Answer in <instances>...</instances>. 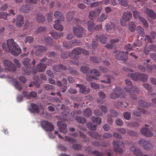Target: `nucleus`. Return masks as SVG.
I'll use <instances>...</instances> for the list:
<instances>
[{"label": "nucleus", "mask_w": 156, "mask_h": 156, "mask_svg": "<svg viewBox=\"0 0 156 156\" xmlns=\"http://www.w3.org/2000/svg\"><path fill=\"white\" fill-rule=\"evenodd\" d=\"M7 44L8 48L5 49L7 52L15 56H18L21 53L20 48L13 39H10L7 40Z\"/></svg>", "instance_id": "f257e3e1"}, {"label": "nucleus", "mask_w": 156, "mask_h": 156, "mask_svg": "<svg viewBox=\"0 0 156 156\" xmlns=\"http://www.w3.org/2000/svg\"><path fill=\"white\" fill-rule=\"evenodd\" d=\"M80 69L83 73H84L89 74V73H90L94 75V76L88 75L87 76L86 80L89 82H90L92 79L97 80V78L96 77L99 76L101 74V73L98 69H93L90 70V68L87 66H81L80 68Z\"/></svg>", "instance_id": "f03ea898"}, {"label": "nucleus", "mask_w": 156, "mask_h": 156, "mask_svg": "<svg viewBox=\"0 0 156 156\" xmlns=\"http://www.w3.org/2000/svg\"><path fill=\"white\" fill-rule=\"evenodd\" d=\"M132 17V13L129 11L125 12L122 15L120 19L121 24L122 26H125L126 22L129 21Z\"/></svg>", "instance_id": "7ed1b4c3"}, {"label": "nucleus", "mask_w": 156, "mask_h": 156, "mask_svg": "<svg viewBox=\"0 0 156 156\" xmlns=\"http://www.w3.org/2000/svg\"><path fill=\"white\" fill-rule=\"evenodd\" d=\"M41 125L43 128L47 132L52 131L54 129V126L52 124L46 120H44L41 122Z\"/></svg>", "instance_id": "20e7f679"}, {"label": "nucleus", "mask_w": 156, "mask_h": 156, "mask_svg": "<svg viewBox=\"0 0 156 156\" xmlns=\"http://www.w3.org/2000/svg\"><path fill=\"white\" fill-rule=\"evenodd\" d=\"M139 144L147 150H149L152 147V144L151 141L146 140L143 138L140 139L138 142Z\"/></svg>", "instance_id": "39448f33"}, {"label": "nucleus", "mask_w": 156, "mask_h": 156, "mask_svg": "<svg viewBox=\"0 0 156 156\" xmlns=\"http://www.w3.org/2000/svg\"><path fill=\"white\" fill-rule=\"evenodd\" d=\"M128 54L129 53L127 51L125 52L123 51H120L115 55V57L118 60L126 61L128 59Z\"/></svg>", "instance_id": "423d86ee"}, {"label": "nucleus", "mask_w": 156, "mask_h": 156, "mask_svg": "<svg viewBox=\"0 0 156 156\" xmlns=\"http://www.w3.org/2000/svg\"><path fill=\"white\" fill-rule=\"evenodd\" d=\"M83 28L82 27H79L77 28L76 27H73V31L74 34L78 37H82Z\"/></svg>", "instance_id": "0eeeda50"}, {"label": "nucleus", "mask_w": 156, "mask_h": 156, "mask_svg": "<svg viewBox=\"0 0 156 156\" xmlns=\"http://www.w3.org/2000/svg\"><path fill=\"white\" fill-rule=\"evenodd\" d=\"M113 91L115 93L117 98H123L124 97V92L121 87L116 86L113 89Z\"/></svg>", "instance_id": "6e6552de"}, {"label": "nucleus", "mask_w": 156, "mask_h": 156, "mask_svg": "<svg viewBox=\"0 0 156 156\" xmlns=\"http://www.w3.org/2000/svg\"><path fill=\"white\" fill-rule=\"evenodd\" d=\"M57 125L59 127V131L61 133L66 134L67 132V125L66 123H63L62 122L58 121Z\"/></svg>", "instance_id": "1a4fd4ad"}, {"label": "nucleus", "mask_w": 156, "mask_h": 156, "mask_svg": "<svg viewBox=\"0 0 156 156\" xmlns=\"http://www.w3.org/2000/svg\"><path fill=\"white\" fill-rule=\"evenodd\" d=\"M105 26L106 30L109 33H113L115 31V25L113 23H106Z\"/></svg>", "instance_id": "9d476101"}, {"label": "nucleus", "mask_w": 156, "mask_h": 156, "mask_svg": "<svg viewBox=\"0 0 156 156\" xmlns=\"http://www.w3.org/2000/svg\"><path fill=\"white\" fill-rule=\"evenodd\" d=\"M141 133L147 137H150L153 136V133L151 130L144 127H143L140 130Z\"/></svg>", "instance_id": "9b49d317"}, {"label": "nucleus", "mask_w": 156, "mask_h": 156, "mask_svg": "<svg viewBox=\"0 0 156 156\" xmlns=\"http://www.w3.org/2000/svg\"><path fill=\"white\" fill-rule=\"evenodd\" d=\"M82 48L80 47L75 48H74L71 54H74V58L72 57V58H74L75 59H77L79 56L78 55H80L82 53Z\"/></svg>", "instance_id": "f8f14e48"}, {"label": "nucleus", "mask_w": 156, "mask_h": 156, "mask_svg": "<svg viewBox=\"0 0 156 156\" xmlns=\"http://www.w3.org/2000/svg\"><path fill=\"white\" fill-rule=\"evenodd\" d=\"M133 115L138 117H140L141 114H147V112L145 109L137 108V109L133 111Z\"/></svg>", "instance_id": "ddd939ff"}, {"label": "nucleus", "mask_w": 156, "mask_h": 156, "mask_svg": "<svg viewBox=\"0 0 156 156\" xmlns=\"http://www.w3.org/2000/svg\"><path fill=\"white\" fill-rule=\"evenodd\" d=\"M144 11L148 17L153 19H156V14L153 10L147 8L144 9Z\"/></svg>", "instance_id": "4468645a"}, {"label": "nucleus", "mask_w": 156, "mask_h": 156, "mask_svg": "<svg viewBox=\"0 0 156 156\" xmlns=\"http://www.w3.org/2000/svg\"><path fill=\"white\" fill-rule=\"evenodd\" d=\"M47 48L45 47L39 46L37 48L35 54L36 56H39L41 53L47 51Z\"/></svg>", "instance_id": "2eb2a0df"}, {"label": "nucleus", "mask_w": 156, "mask_h": 156, "mask_svg": "<svg viewBox=\"0 0 156 156\" xmlns=\"http://www.w3.org/2000/svg\"><path fill=\"white\" fill-rule=\"evenodd\" d=\"M24 23V17L21 15H18L16 16V25L18 27L22 26Z\"/></svg>", "instance_id": "dca6fc26"}, {"label": "nucleus", "mask_w": 156, "mask_h": 156, "mask_svg": "<svg viewBox=\"0 0 156 156\" xmlns=\"http://www.w3.org/2000/svg\"><path fill=\"white\" fill-rule=\"evenodd\" d=\"M31 9L30 5H22L20 8V11L23 13H28Z\"/></svg>", "instance_id": "f3484780"}, {"label": "nucleus", "mask_w": 156, "mask_h": 156, "mask_svg": "<svg viewBox=\"0 0 156 156\" xmlns=\"http://www.w3.org/2000/svg\"><path fill=\"white\" fill-rule=\"evenodd\" d=\"M129 150L136 156L140 155L141 153L140 150L138 147L132 146L129 147Z\"/></svg>", "instance_id": "a211bd4d"}, {"label": "nucleus", "mask_w": 156, "mask_h": 156, "mask_svg": "<svg viewBox=\"0 0 156 156\" xmlns=\"http://www.w3.org/2000/svg\"><path fill=\"white\" fill-rule=\"evenodd\" d=\"M49 34L52 37L55 39H59L62 35V33L59 32H57L54 30H52L51 31L49 32Z\"/></svg>", "instance_id": "6ab92c4d"}, {"label": "nucleus", "mask_w": 156, "mask_h": 156, "mask_svg": "<svg viewBox=\"0 0 156 156\" xmlns=\"http://www.w3.org/2000/svg\"><path fill=\"white\" fill-rule=\"evenodd\" d=\"M31 108L30 111L34 113H38L39 112V108L36 104L34 103L30 104Z\"/></svg>", "instance_id": "aec40b11"}, {"label": "nucleus", "mask_w": 156, "mask_h": 156, "mask_svg": "<svg viewBox=\"0 0 156 156\" xmlns=\"http://www.w3.org/2000/svg\"><path fill=\"white\" fill-rule=\"evenodd\" d=\"M46 67V65L44 63H40L36 66V69L38 71L42 72L44 71Z\"/></svg>", "instance_id": "412c9836"}, {"label": "nucleus", "mask_w": 156, "mask_h": 156, "mask_svg": "<svg viewBox=\"0 0 156 156\" xmlns=\"http://www.w3.org/2000/svg\"><path fill=\"white\" fill-rule=\"evenodd\" d=\"M124 88V89L129 93H131V90L132 91L133 93L137 94H138L139 92V90L136 87L133 86L129 88L125 87Z\"/></svg>", "instance_id": "4be33fe9"}, {"label": "nucleus", "mask_w": 156, "mask_h": 156, "mask_svg": "<svg viewBox=\"0 0 156 156\" xmlns=\"http://www.w3.org/2000/svg\"><path fill=\"white\" fill-rule=\"evenodd\" d=\"M54 16L58 20L63 21L64 20V17L63 14L59 11H56L54 13Z\"/></svg>", "instance_id": "5701e85b"}, {"label": "nucleus", "mask_w": 156, "mask_h": 156, "mask_svg": "<svg viewBox=\"0 0 156 156\" xmlns=\"http://www.w3.org/2000/svg\"><path fill=\"white\" fill-rule=\"evenodd\" d=\"M44 39L47 44L48 46H51L54 45V42L53 39L51 37H45Z\"/></svg>", "instance_id": "b1692460"}, {"label": "nucleus", "mask_w": 156, "mask_h": 156, "mask_svg": "<svg viewBox=\"0 0 156 156\" xmlns=\"http://www.w3.org/2000/svg\"><path fill=\"white\" fill-rule=\"evenodd\" d=\"M89 135L91 137L96 138L98 140H100L101 139V136L98 134V133L94 131L91 130L88 132Z\"/></svg>", "instance_id": "393cba45"}, {"label": "nucleus", "mask_w": 156, "mask_h": 156, "mask_svg": "<svg viewBox=\"0 0 156 156\" xmlns=\"http://www.w3.org/2000/svg\"><path fill=\"white\" fill-rule=\"evenodd\" d=\"M59 20H55V23L54 25V27L56 30L59 31H62L63 29V27L62 25L59 24Z\"/></svg>", "instance_id": "a878e982"}, {"label": "nucleus", "mask_w": 156, "mask_h": 156, "mask_svg": "<svg viewBox=\"0 0 156 156\" xmlns=\"http://www.w3.org/2000/svg\"><path fill=\"white\" fill-rule=\"evenodd\" d=\"M31 60L28 58H24L23 60V62L24 67L30 68L31 67V64H30Z\"/></svg>", "instance_id": "bb28decb"}, {"label": "nucleus", "mask_w": 156, "mask_h": 156, "mask_svg": "<svg viewBox=\"0 0 156 156\" xmlns=\"http://www.w3.org/2000/svg\"><path fill=\"white\" fill-rule=\"evenodd\" d=\"M98 94L100 99L98 98L97 101L98 103H104V101L103 99L106 97L105 94L102 91H100L98 92Z\"/></svg>", "instance_id": "cd10ccee"}, {"label": "nucleus", "mask_w": 156, "mask_h": 156, "mask_svg": "<svg viewBox=\"0 0 156 156\" xmlns=\"http://www.w3.org/2000/svg\"><path fill=\"white\" fill-rule=\"evenodd\" d=\"M129 76L133 80L135 81L139 80V79L140 78V73L139 72L130 73Z\"/></svg>", "instance_id": "c85d7f7f"}, {"label": "nucleus", "mask_w": 156, "mask_h": 156, "mask_svg": "<svg viewBox=\"0 0 156 156\" xmlns=\"http://www.w3.org/2000/svg\"><path fill=\"white\" fill-rule=\"evenodd\" d=\"M75 120L77 122L82 124H84L87 122L86 119L83 117L77 116L75 118Z\"/></svg>", "instance_id": "c756f323"}, {"label": "nucleus", "mask_w": 156, "mask_h": 156, "mask_svg": "<svg viewBox=\"0 0 156 156\" xmlns=\"http://www.w3.org/2000/svg\"><path fill=\"white\" fill-rule=\"evenodd\" d=\"M136 32L141 37H143L145 35L144 29L140 26H138L136 27Z\"/></svg>", "instance_id": "7c9ffc66"}, {"label": "nucleus", "mask_w": 156, "mask_h": 156, "mask_svg": "<svg viewBox=\"0 0 156 156\" xmlns=\"http://www.w3.org/2000/svg\"><path fill=\"white\" fill-rule=\"evenodd\" d=\"M88 28L90 31H92L94 30L95 25L93 22L89 21L87 22Z\"/></svg>", "instance_id": "2f4dec72"}, {"label": "nucleus", "mask_w": 156, "mask_h": 156, "mask_svg": "<svg viewBox=\"0 0 156 156\" xmlns=\"http://www.w3.org/2000/svg\"><path fill=\"white\" fill-rule=\"evenodd\" d=\"M45 17L42 15H38L36 18V20L37 23H43L45 21Z\"/></svg>", "instance_id": "473e14b6"}, {"label": "nucleus", "mask_w": 156, "mask_h": 156, "mask_svg": "<svg viewBox=\"0 0 156 156\" xmlns=\"http://www.w3.org/2000/svg\"><path fill=\"white\" fill-rule=\"evenodd\" d=\"M68 70L72 76H77L79 74L78 72L75 69L69 66L68 67Z\"/></svg>", "instance_id": "72a5a7b5"}, {"label": "nucleus", "mask_w": 156, "mask_h": 156, "mask_svg": "<svg viewBox=\"0 0 156 156\" xmlns=\"http://www.w3.org/2000/svg\"><path fill=\"white\" fill-rule=\"evenodd\" d=\"M91 120L94 123H96L99 125L101 122V119L99 117L93 116L92 117Z\"/></svg>", "instance_id": "f704fd0d"}, {"label": "nucleus", "mask_w": 156, "mask_h": 156, "mask_svg": "<svg viewBox=\"0 0 156 156\" xmlns=\"http://www.w3.org/2000/svg\"><path fill=\"white\" fill-rule=\"evenodd\" d=\"M90 91V90L88 88H86L84 85L81 87L80 89V92L84 94H86L89 93Z\"/></svg>", "instance_id": "c9c22d12"}, {"label": "nucleus", "mask_w": 156, "mask_h": 156, "mask_svg": "<svg viewBox=\"0 0 156 156\" xmlns=\"http://www.w3.org/2000/svg\"><path fill=\"white\" fill-rule=\"evenodd\" d=\"M83 115L86 117H89L91 115V111L89 108H87L85 109L83 112Z\"/></svg>", "instance_id": "e433bc0d"}, {"label": "nucleus", "mask_w": 156, "mask_h": 156, "mask_svg": "<svg viewBox=\"0 0 156 156\" xmlns=\"http://www.w3.org/2000/svg\"><path fill=\"white\" fill-rule=\"evenodd\" d=\"M32 68L31 67H30L29 68L27 67H23L22 69L24 71V73L28 75H29L31 72Z\"/></svg>", "instance_id": "4c0bfd02"}, {"label": "nucleus", "mask_w": 156, "mask_h": 156, "mask_svg": "<svg viewBox=\"0 0 156 156\" xmlns=\"http://www.w3.org/2000/svg\"><path fill=\"white\" fill-rule=\"evenodd\" d=\"M34 40V38L32 36H28L25 37L24 41L25 43H28L30 44L32 43Z\"/></svg>", "instance_id": "58836bf2"}, {"label": "nucleus", "mask_w": 156, "mask_h": 156, "mask_svg": "<svg viewBox=\"0 0 156 156\" xmlns=\"http://www.w3.org/2000/svg\"><path fill=\"white\" fill-rule=\"evenodd\" d=\"M140 78L139 79V80L144 82H146L147 80L148 76L147 74L140 73Z\"/></svg>", "instance_id": "ea45409f"}, {"label": "nucleus", "mask_w": 156, "mask_h": 156, "mask_svg": "<svg viewBox=\"0 0 156 156\" xmlns=\"http://www.w3.org/2000/svg\"><path fill=\"white\" fill-rule=\"evenodd\" d=\"M13 86L15 87L17 90L21 91L22 89V87L21 85L20 84L19 82L17 81H15L13 83Z\"/></svg>", "instance_id": "a19ab883"}, {"label": "nucleus", "mask_w": 156, "mask_h": 156, "mask_svg": "<svg viewBox=\"0 0 156 156\" xmlns=\"http://www.w3.org/2000/svg\"><path fill=\"white\" fill-rule=\"evenodd\" d=\"M138 103L140 106L144 108H147L149 105L148 103L143 100H140Z\"/></svg>", "instance_id": "79ce46f5"}, {"label": "nucleus", "mask_w": 156, "mask_h": 156, "mask_svg": "<svg viewBox=\"0 0 156 156\" xmlns=\"http://www.w3.org/2000/svg\"><path fill=\"white\" fill-rule=\"evenodd\" d=\"M129 28L131 31L133 32L136 29V26L133 22L131 21L129 22Z\"/></svg>", "instance_id": "37998d69"}, {"label": "nucleus", "mask_w": 156, "mask_h": 156, "mask_svg": "<svg viewBox=\"0 0 156 156\" xmlns=\"http://www.w3.org/2000/svg\"><path fill=\"white\" fill-rule=\"evenodd\" d=\"M86 125L87 127L91 130H95L97 127V125H93L91 122H88Z\"/></svg>", "instance_id": "c03bdc74"}, {"label": "nucleus", "mask_w": 156, "mask_h": 156, "mask_svg": "<svg viewBox=\"0 0 156 156\" xmlns=\"http://www.w3.org/2000/svg\"><path fill=\"white\" fill-rule=\"evenodd\" d=\"M65 140L68 142H70L72 144L75 143L76 142V140L75 139H73L72 138L66 136L64 137Z\"/></svg>", "instance_id": "a18cd8bd"}, {"label": "nucleus", "mask_w": 156, "mask_h": 156, "mask_svg": "<svg viewBox=\"0 0 156 156\" xmlns=\"http://www.w3.org/2000/svg\"><path fill=\"white\" fill-rule=\"evenodd\" d=\"M140 22L142 23L144 28H146L148 27V24L145 19L144 17H140L139 19Z\"/></svg>", "instance_id": "49530a36"}, {"label": "nucleus", "mask_w": 156, "mask_h": 156, "mask_svg": "<svg viewBox=\"0 0 156 156\" xmlns=\"http://www.w3.org/2000/svg\"><path fill=\"white\" fill-rule=\"evenodd\" d=\"M113 144L114 148L118 147L123 144V142L118 140H115L113 142Z\"/></svg>", "instance_id": "de8ad7c7"}, {"label": "nucleus", "mask_w": 156, "mask_h": 156, "mask_svg": "<svg viewBox=\"0 0 156 156\" xmlns=\"http://www.w3.org/2000/svg\"><path fill=\"white\" fill-rule=\"evenodd\" d=\"M108 17L107 15L104 13H102L101 15L98 18L97 20L98 21H103L104 20L106 19Z\"/></svg>", "instance_id": "09e8293b"}, {"label": "nucleus", "mask_w": 156, "mask_h": 156, "mask_svg": "<svg viewBox=\"0 0 156 156\" xmlns=\"http://www.w3.org/2000/svg\"><path fill=\"white\" fill-rule=\"evenodd\" d=\"M91 153L95 156H105L104 154L103 153L97 150L92 151Z\"/></svg>", "instance_id": "8fccbe9b"}, {"label": "nucleus", "mask_w": 156, "mask_h": 156, "mask_svg": "<svg viewBox=\"0 0 156 156\" xmlns=\"http://www.w3.org/2000/svg\"><path fill=\"white\" fill-rule=\"evenodd\" d=\"M90 60L94 62L98 63L100 62L101 60L98 57H92L90 58Z\"/></svg>", "instance_id": "3c124183"}, {"label": "nucleus", "mask_w": 156, "mask_h": 156, "mask_svg": "<svg viewBox=\"0 0 156 156\" xmlns=\"http://www.w3.org/2000/svg\"><path fill=\"white\" fill-rule=\"evenodd\" d=\"M35 64V60L33 59V61L31 62V64L33 66V67L34 68L33 69H32V71L31 70L32 73L33 75L37 73V71H38L37 69H35L34 67Z\"/></svg>", "instance_id": "603ef678"}, {"label": "nucleus", "mask_w": 156, "mask_h": 156, "mask_svg": "<svg viewBox=\"0 0 156 156\" xmlns=\"http://www.w3.org/2000/svg\"><path fill=\"white\" fill-rule=\"evenodd\" d=\"M143 86L147 90L148 92H151L152 90V87L148 84L144 83L143 84Z\"/></svg>", "instance_id": "864d4df0"}, {"label": "nucleus", "mask_w": 156, "mask_h": 156, "mask_svg": "<svg viewBox=\"0 0 156 156\" xmlns=\"http://www.w3.org/2000/svg\"><path fill=\"white\" fill-rule=\"evenodd\" d=\"M70 53L67 51L63 52L61 55V57L63 59H65L69 57L70 55Z\"/></svg>", "instance_id": "5fc2aeb1"}, {"label": "nucleus", "mask_w": 156, "mask_h": 156, "mask_svg": "<svg viewBox=\"0 0 156 156\" xmlns=\"http://www.w3.org/2000/svg\"><path fill=\"white\" fill-rule=\"evenodd\" d=\"M119 3L122 5L126 7L128 5V3L127 0H118Z\"/></svg>", "instance_id": "6e6d98bb"}, {"label": "nucleus", "mask_w": 156, "mask_h": 156, "mask_svg": "<svg viewBox=\"0 0 156 156\" xmlns=\"http://www.w3.org/2000/svg\"><path fill=\"white\" fill-rule=\"evenodd\" d=\"M10 15V14H8L6 12H2L0 13V18L3 19L5 20L7 19V16Z\"/></svg>", "instance_id": "4d7b16f0"}, {"label": "nucleus", "mask_w": 156, "mask_h": 156, "mask_svg": "<svg viewBox=\"0 0 156 156\" xmlns=\"http://www.w3.org/2000/svg\"><path fill=\"white\" fill-rule=\"evenodd\" d=\"M140 13L138 11L135 10L133 12V17L135 19H139L141 17L140 16Z\"/></svg>", "instance_id": "13d9d810"}, {"label": "nucleus", "mask_w": 156, "mask_h": 156, "mask_svg": "<svg viewBox=\"0 0 156 156\" xmlns=\"http://www.w3.org/2000/svg\"><path fill=\"white\" fill-rule=\"evenodd\" d=\"M91 44L92 48L94 50L97 48L98 45V43L97 41L96 40H93Z\"/></svg>", "instance_id": "bf43d9fd"}, {"label": "nucleus", "mask_w": 156, "mask_h": 156, "mask_svg": "<svg viewBox=\"0 0 156 156\" xmlns=\"http://www.w3.org/2000/svg\"><path fill=\"white\" fill-rule=\"evenodd\" d=\"M124 48L126 50H128L129 51L133 50V45H131V44L129 43H128L125 45Z\"/></svg>", "instance_id": "052dcab7"}, {"label": "nucleus", "mask_w": 156, "mask_h": 156, "mask_svg": "<svg viewBox=\"0 0 156 156\" xmlns=\"http://www.w3.org/2000/svg\"><path fill=\"white\" fill-rule=\"evenodd\" d=\"M3 64L5 66L10 67L12 65V62L8 59H5L4 60Z\"/></svg>", "instance_id": "680f3d73"}, {"label": "nucleus", "mask_w": 156, "mask_h": 156, "mask_svg": "<svg viewBox=\"0 0 156 156\" xmlns=\"http://www.w3.org/2000/svg\"><path fill=\"white\" fill-rule=\"evenodd\" d=\"M99 38L102 44H105L107 42V39L105 36L101 35L100 36Z\"/></svg>", "instance_id": "e2e57ef3"}, {"label": "nucleus", "mask_w": 156, "mask_h": 156, "mask_svg": "<svg viewBox=\"0 0 156 156\" xmlns=\"http://www.w3.org/2000/svg\"><path fill=\"white\" fill-rule=\"evenodd\" d=\"M44 87L45 89L47 90H53L55 89V87L52 85L49 84H46L44 86Z\"/></svg>", "instance_id": "0e129e2a"}, {"label": "nucleus", "mask_w": 156, "mask_h": 156, "mask_svg": "<svg viewBox=\"0 0 156 156\" xmlns=\"http://www.w3.org/2000/svg\"><path fill=\"white\" fill-rule=\"evenodd\" d=\"M46 30V28L43 27H39L37 30L36 33H39L44 32Z\"/></svg>", "instance_id": "69168bd1"}, {"label": "nucleus", "mask_w": 156, "mask_h": 156, "mask_svg": "<svg viewBox=\"0 0 156 156\" xmlns=\"http://www.w3.org/2000/svg\"><path fill=\"white\" fill-rule=\"evenodd\" d=\"M81 146L79 144H73L72 145V148L75 150H79L81 148Z\"/></svg>", "instance_id": "338daca9"}, {"label": "nucleus", "mask_w": 156, "mask_h": 156, "mask_svg": "<svg viewBox=\"0 0 156 156\" xmlns=\"http://www.w3.org/2000/svg\"><path fill=\"white\" fill-rule=\"evenodd\" d=\"M110 114H109L113 117H115L118 115V112L115 110H112L110 111Z\"/></svg>", "instance_id": "774afa93"}]
</instances>
